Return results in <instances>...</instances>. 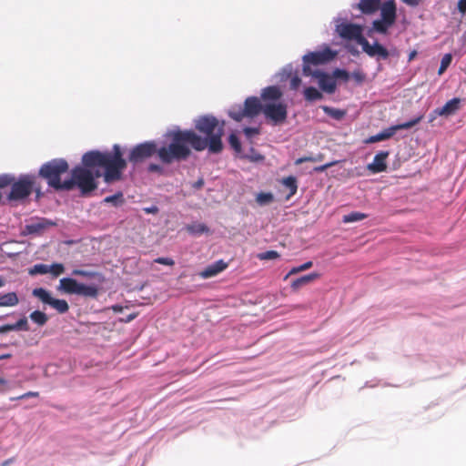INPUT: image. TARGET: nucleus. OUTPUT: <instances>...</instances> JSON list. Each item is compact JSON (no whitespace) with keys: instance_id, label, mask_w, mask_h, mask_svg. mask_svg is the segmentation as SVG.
I'll list each match as a JSON object with an SVG mask.
<instances>
[{"instance_id":"1","label":"nucleus","mask_w":466,"mask_h":466,"mask_svg":"<svg viewBox=\"0 0 466 466\" xmlns=\"http://www.w3.org/2000/svg\"><path fill=\"white\" fill-rule=\"evenodd\" d=\"M194 127L204 137L192 129L182 130L173 126L163 136L161 146H223L225 121L212 115H203L193 120Z\"/></svg>"},{"instance_id":"2","label":"nucleus","mask_w":466,"mask_h":466,"mask_svg":"<svg viewBox=\"0 0 466 466\" xmlns=\"http://www.w3.org/2000/svg\"><path fill=\"white\" fill-rule=\"evenodd\" d=\"M114 153H102L97 150L88 151L82 157V164L96 167V177H103L106 183H112L122 178L127 167L120 147H114Z\"/></svg>"},{"instance_id":"3","label":"nucleus","mask_w":466,"mask_h":466,"mask_svg":"<svg viewBox=\"0 0 466 466\" xmlns=\"http://www.w3.org/2000/svg\"><path fill=\"white\" fill-rule=\"evenodd\" d=\"M96 172V167H90L84 164L74 167L71 171V178L65 180L66 190L69 191L76 187L83 196L91 193L97 187Z\"/></svg>"},{"instance_id":"4","label":"nucleus","mask_w":466,"mask_h":466,"mask_svg":"<svg viewBox=\"0 0 466 466\" xmlns=\"http://www.w3.org/2000/svg\"><path fill=\"white\" fill-rule=\"evenodd\" d=\"M32 192H35L36 198L42 197L41 187L33 175H21L18 179L14 180L11 190L7 196L10 201H21L27 198Z\"/></svg>"},{"instance_id":"5","label":"nucleus","mask_w":466,"mask_h":466,"mask_svg":"<svg viewBox=\"0 0 466 466\" xmlns=\"http://www.w3.org/2000/svg\"><path fill=\"white\" fill-rule=\"evenodd\" d=\"M68 169V164L63 159H55L43 165L39 175L44 177L48 185L56 190H66L65 181H61V175Z\"/></svg>"},{"instance_id":"6","label":"nucleus","mask_w":466,"mask_h":466,"mask_svg":"<svg viewBox=\"0 0 466 466\" xmlns=\"http://www.w3.org/2000/svg\"><path fill=\"white\" fill-rule=\"evenodd\" d=\"M302 79L320 87V51L309 53L302 57Z\"/></svg>"},{"instance_id":"7","label":"nucleus","mask_w":466,"mask_h":466,"mask_svg":"<svg viewBox=\"0 0 466 466\" xmlns=\"http://www.w3.org/2000/svg\"><path fill=\"white\" fill-rule=\"evenodd\" d=\"M336 32L342 39L355 41L360 46L365 41L363 26L358 24L342 22L336 25Z\"/></svg>"},{"instance_id":"8","label":"nucleus","mask_w":466,"mask_h":466,"mask_svg":"<svg viewBox=\"0 0 466 466\" xmlns=\"http://www.w3.org/2000/svg\"><path fill=\"white\" fill-rule=\"evenodd\" d=\"M350 74L344 69H335L331 74L322 72V92L332 94L337 87V81L347 82Z\"/></svg>"},{"instance_id":"9","label":"nucleus","mask_w":466,"mask_h":466,"mask_svg":"<svg viewBox=\"0 0 466 466\" xmlns=\"http://www.w3.org/2000/svg\"><path fill=\"white\" fill-rule=\"evenodd\" d=\"M263 114L274 124L282 123L287 117V106L283 103H264Z\"/></svg>"},{"instance_id":"10","label":"nucleus","mask_w":466,"mask_h":466,"mask_svg":"<svg viewBox=\"0 0 466 466\" xmlns=\"http://www.w3.org/2000/svg\"><path fill=\"white\" fill-rule=\"evenodd\" d=\"M422 117H423V116L420 115L410 121L389 127V128L378 133L375 136L370 137L366 140V142L367 143H376V142L386 140V139L390 138V137H392L395 134V131L397 129L410 128V127H414L415 125H417L418 123H420V120L422 119Z\"/></svg>"},{"instance_id":"11","label":"nucleus","mask_w":466,"mask_h":466,"mask_svg":"<svg viewBox=\"0 0 466 466\" xmlns=\"http://www.w3.org/2000/svg\"><path fill=\"white\" fill-rule=\"evenodd\" d=\"M312 85L315 83H309V80H303L299 76H293L290 80V89L298 90L300 86L304 87V97L308 101H314L320 97V92Z\"/></svg>"},{"instance_id":"12","label":"nucleus","mask_w":466,"mask_h":466,"mask_svg":"<svg viewBox=\"0 0 466 466\" xmlns=\"http://www.w3.org/2000/svg\"><path fill=\"white\" fill-rule=\"evenodd\" d=\"M189 154V147H160L158 150V157L165 163L184 160Z\"/></svg>"},{"instance_id":"13","label":"nucleus","mask_w":466,"mask_h":466,"mask_svg":"<svg viewBox=\"0 0 466 466\" xmlns=\"http://www.w3.org/2000/svg\"><path fill=\"white\" fill-rule=\"evenodd\" d=\"M361 47L363 52H365L370 57L377 56L379 59H387L390 56L389 51L382 45L377 42L373 45H370L366 38L365 41H363L361 44Z\"/></svg>"},{"instance_id":"14","label":"nucleus","mask_w":466,"mask_h":466,"mask_svg":"<svg viewBox=\"0 0 466 466\" xmlns=\"http://www.w3.org/2000/svg\"><path fill=\"white\" fill-rule=\"evenodd\" d=\"M461 99L458 97H454L448 102L445 103V105L441 107H438L433 110L432 114L434 116L430 119V121H432L436 116H451L456 113L460 108Z\"/></svg>"},{"instance_id":"15","label":"nucleus","mask_w":466,"mask_h":466,"mask_svg":"<svg viewBox=\"0 0 466 466\" xmlns=\"http://www.w3.org/2000/svg\"><path fill=\"white\" fill-rule=\"evenodd\" d=\"M381 19L391 25L395 24L397 18V8L394 1L390 0L380 5Z\"/></svg>"},{"instance_id":"16","label":"nucleus","mask_w":466,"mask_h":466,"mask_svg":"<svg viewBox=\"0 0 466 466\" xmlns=\"http://www.w3.org/2000/svg\"><path fill=\"white\" fill-rule=\"evenodd\" d=\"M263 106L260 100L256 96L248 97L244 103V114L247 116L253 117L258 115L260 112H263Z\"/></svg>"},{"instance_id":"17","label":"nucleus","mask_w":466,"mask_h":466,"mask_svg":"<svg viewBox=\"0 0 466 466\" xmlns=\"http://www.w3.org/2000/svg\"><path fill=\"white\" fill-rule=\"evenodd\" d=\"M388 152L381 151L374 157L371 163L367 166V168L370 173L377 174L383 172L387 169L386 159L388 157Z\"/></svg>"},{"instance_id":"18","label":"nucleus","mask_w":466,"mask_h":466,"mask_svg":"<svg viewBox=\"0 0 466 466\" xmlns=\"http://www.w3.org/2000/svg\"><path fill=\"white\" fill-rule=\"evenodd\" d=\"M55 226V223L46 218H38L37 220L25 225L24 234H40L46 228Z\"/></svg>"},{"instance_id":"19","label":"nucleus","mask_w":466,"mask_h":466,"mask_svg":"<svg viewBox=\"0 0 466 466\" xmlns=\"http://www.w3.org/2000/svg\"><path fill=\"white\" fill-rule=\"evenodd\" d=\"M228 268V263L223 259H219L213 264L208 265L204 270L199 272V277L202 279H209L217 276Z\"/></svg>"},{"instance_id":"20","label":"nucleus","mask_w":466,"mask_h":466,"mask_svg":"<svg viewBox=\"0 0 466 466\" xmlns=\"http://www.w3.org/2000/svg\"><path fill=\"white\" fill-rule=\"evenodd\" d=\"M156 147H134L129 154V161L137 164L151 157Z\"/></svg>"},{"instance_id":"21","label":"nucleus","mask_w":466,"mask_h":466,"mask_svg":"<svg viewBox=\"0 0 466 466\" xmlns=\"http://www.w3.org/2000/svg\"><path fill=\"white\" fill-rule=\"evenodd\" d=\"M282 96V92L279 87L276 86H271L264 88L261 92V97L265 101V103L272 102L279 100Z\"/></svg>"},{"instance_id":"22","label":"nucleus","mask_w":466,"mask_h":466,"mask_svg":"<svg viewBox=\"0 0 466 466\" xmlns=\"http://www.w3.org/2000/svg\"><path fill=\"white\" fill-rule=\"evenodd\" d=\"M380 0H360L357 7L365 15H371L380 9Z\"/></svg>"},{"instance_id":"23","label":"nucleus","mask_w":466,"mask_h":466,"mask_svg":"<svg viewBox=\"0 0 466 466\" xmlns=\"http://www.w3.org/2000/svg\"><path fill=\"white\" fill-rule=\"evenodd\" d=\"M80 283L71 278H63L60 279V289L68 294H76Z\"/></svg>"},{"instance_id":"24","label":"nucleus","mask_w":466,"mask_h":466,"mask_svg":"<svg viewBox=\"0 0 466 466\" xmlns=\"http://www.w3.org/2000/svg\"><path fill=\"white\" fill-rule=\"evenodd\" d=\"M282 186L289 190V194L286 197V199H289L292 196H294L298 189L297 179L293 176H289L284 177L281 180Z\"/></svg>"},{"instance_id":"25","label":"nucleus","mask_w":466,"mask_h":466,"mask_svg":"<svg viewBox=\"0 0 466 466\" xmlns=\"http://www.w3.org/2000/svg\"><path fill=\"white\" fill-rule=\"evenodd\" d=\"M317 278H318V274H316V273L302 276L300 278H298V279L292 280L291 288L295 291L299 290L301 287L310 283Z\"/></svg>"},{"instance_id":"26","label":"nucleus","mask_w":466,"mask_h":466,"mask_svg":"<svg viewBox=\"0 0 466 466\" xmlns=\"http://www.w3.org/2000/svg\"><path fill=\"white\" fill-rule=\"evenodd\" d=\"M19 299L15 292L0 294V307H14L17 305Z\"/></svg>"},{"instance_id":"27","label":"nucleus","mask_w":466,"mask_h":466,"mask_svg":"<svg viewBox=\"0 0 466 466\" xmlns=\"http://www.w3.org/2000/svg\"><path fill=\"white\" fill-rule=\"evenodd\" d=\"M98 289L95 286H88L80 283L77 289L76 295H81L86 298H96Z\"/></svg>"},{"instance_id":"28","label":"nucleus","mask_w":466,"mask_h":466,"mask_svg":"<svg viewBox=\"0 0 466 466\" xmlns=\"http://www.w3.org/2000/svg\"><path fill=\"white\" fill-rule=\"evenodd\" d=\"M322 110L331 118L341 120L346 116V110L322 106Z\"/></svg>"},{"instance_id":"29","label":"nucleus","mask_w":466,"mask_h":466,"mask_svg":"<svg viewBox=\"0 0 466 466\" xmlns=\"http://www.w3.org/2000/svg\"><path fill=\"white\" fill-rule=\"evenodd\" d=\"M48 305H50L61 314L67 312L69 309L68 303L65 299L52 298Z\"/></svg>"},{"instance_id":"30","label":"nucleus","mask_w":466,"mask_h":466,"mask_svg":"<svg viewBox=\"0 0 466 466\" xmlns=\"http://www.w3.org/2000/svg\"><path fill=\"white\" fill-rule=\"evenodd\" d=\"M393 25L390 23H386L382 19H377L374 20L372 23V30L380 33V34H387L390 27H391Z\"/></svg>"},{"instance_id":"31","label":"nucleus","mask_w":466,"mask_h":466,"mask_svg":"<svg viewBox=\"0 0 466 466\" xmlns=\"http://www.w3.org/2000/svg\"><path fill=\"white\" fill-rule=\"evenodd\" d=\"M274 196L270 192H260L256 197V201L259 206H267L272 203Z\"/></svg>"},{"instance_id":"32","label":"nucleus","mask_w":466,"mask_h":466,"mask_svg":"<svg viewBox=\"0 0 466 466\" xmlns=\"http://www.w3.org/2000/svg\"><path fill=\"white\" fill-rule=\"evenodd\" d=\"M187 230L194 235H201L209 231L208 228L202 223H194L187 227Z\"/></svg>"},{"instance_id":"33","label":"nucleus","mask_w":466,"mask_h":466,"mask_svg":"<svg viewBox=\"0 0 466 466\" xmlns=\"http://www.w3.org/2000/svg\"><path fill=\"white\" fill-rule=\"evenodd\" d=\"M29 317L33 322L39 326H44L48 320L46 314L39 310L33 311Z\"/></svg>"},{"instance_id":"34","label":"nucleus","mask_w":466,"mask_h":466,"mask_svg":"<svg viewBox=\"0 0 466 466\" xmlns=\"http://www.w3.org/2000/svg\"><path fill=\"white\" fill-rule=\"evenodd\" d=\"M33 295L38 298L42 302L49 304L52 297L50 293L43 288H37L33 289Z\"/></svg>"},{"instance_id":"35","label":"nucleus","mask_w":466,"mask_h":466,"mask_svg":"<svg viewBox=\"0 0 466 466\" xmlns=\"http://www.w3.org/2000/svg\"><path fill=\"white\" fill-rule=\"evenodd\" d=\"M72 275L84 277L88 279H99L101 277V274L98 272L87 271V270H83V269H74L72 271Z\"/></svg>"},{"instance_id":"36","label":"nucleus","mask_w":466,"mask_h":466,"mask_svg":"<svg viewBox=\"0 0 466 466\" xmlns=\"http://www.w3.org/2000/svg\"><path fill=\"white\" fill-rule=\"evenodd\" d=\"M228 115L231 118H233L236 121H240L243 119V117L247 116V115L244 114V107H242L241 106H232L228 110Z\"/></svg>"},{"instance_id":"37","label":"nucleus","mask_w":466,"mask_h":466,"mask_svg":"<svg viewBox=\"0 0 466 466\" xmlns=\"http://www.w3.org/2000/svg\"><path fill=\"white\" fill-rule=\"evenodd\" d=\"M104 202L111 203L114 206L117 207L121 206L125 202V199L123 198V194L121 192H117L116 194L105 198Z\"/></svg>"},{"instance_id":"38","label":"nucleus","mask_w":466,"mask_h":466,"mask_svg":"<svg viewBox=\"0 0 466 466\" xmlns=\"http://www.w3.org/2000/svg\"><path fill=\"white\" fill-rule=\"evenodd\" d=\"M257 258L259 260H273L280 258V254L275 250H268L265 252H261L257 254Z\"/></svg>"},{"instance_id":"39","label":"nucleus","mask_w":466,"mask_h":466,"mask_svg":"<svg viewBox=\"0 0 466 466\" xmlns=\"http://www.w3.org/2000/svg\"><path fill=\"white\" fill-rule=\"evenodd\" d=\"M367 216L365 214L360 213V212H351L350 214L343 217V222L350 223V222L360 221V220L364 219Z\"/></svg>"},{"instance_id":"40","label":"nucleus","mask_w":466,"mask_h":466,"mask_svg":"<svg viewBox=\"0 0 466 466\" xmlns=\"http://www.w3.org/2000/svg\"><path fill=\"white\" fill-rule=\"evenodd\" d=\"M312 267V262L308 261L299 267L292 268L289 272L285 276L284 279L286 280L288 278H289L291 275L297 274L299 272L307 270Z\"/></svg>"},{"instance_id":"41","label":"nucleus","mask_w":466,"mask_h":466,"mask_svg":"<svg viewBox=\"0 0 466 466\" xmlns=\"http://www.w3.org/2000/svg\"><path fill=\"white\" fill-rule=\"evenodd\" d=\"M451 60H452V56L451 54H445L443 56V57L441 58V66L438 70V74L440 76L442 75L446 71L448 66L451 65Z\"/></svg>"},{"instance_id":"42","label":"nucleus","mask_w":466,"mask_h":466,"mask_svg":"<svg viewBox=\"0 0 466 466\" xmlns=\"http://www.w3.org/2000/svg\"><path fill=\"white\" fill-rule=\"evenodd\" d=\"M238 130H230L228 136V142L229 146H240Z\"/></svg>"},{"instance_id":"43","label":"nucleus","mask_w":466,"mask_h":466,"mask_svg":"<svg viewBox=\"0 0 466 466\" xmlns=\"http://www.w3.org/2000/svg\"><path fill=\"white\" fill-rule=\"evenodd\" d=\"M337 53L329 46L322 47V64L330 61L336 56Z\"/></svg>"},{"instance_id":"44","label":"nucleus","mask_w":466,"mask_h":466,"mask_svg":"<svg viewBox=\"0 0 466 466\" xmlns=\"http://www.w3.org/2000/svg\"><path fill=\"white\" fill-rule=\"evenodd\" d=\"M15 180V177L9 174L0 175V188L6 187L8 186H12V183Z\"/></svg>"},{"instance_id":"45","label":"nucleus","mask_w":466,"mask_h":466,"mask_svg":"<svg viewBox=\"0 0 466 466\" xmlns=\"http://www.w3.org/2000/svg\"><path fill=\"white\" fill-rule=\"evenodd\" d=\"M294 68L291 64L285 66L281 72L279 74L280 80H286L293 74Z\"/></svg>"},{"instance_id":"46","label":"nucleus","mask_w":466,"mask_h":466,"mask_svg":"<svg viewBox=\"0 0 466 466\" xmlns=\"http://www.w3.org/2000/svg\"><path fill=\"white\" fill-rule=\"evenodd\" d=\"M65 267L61 263H54L51 266H49V273H51L53 276L57 277L64 273Z\"/></svg>"},{"instance_id":"47","label":"nucleus","mask_w":466,"mask_h":466,"mask_svg":"<svg viewBox=\"0 0 466 466\" xmlns=\"http://www.w3.org/2000/svg\"><path fill=\"white\" fill-rule=\"evenodd\" d=\"M31 274H46L49 273V266L46 264H36L30 270Z\"/></svg>"},{"instance_id":"48","label":"nucleus","mask_w":466,"mask_h":466,"mask_svg":"<svg viewBox=\"0 0 466 466\" xmlns=\"http://www.w3.org/2000/svg\"><path fill=\"white\" fill-rule=\"evenodd\" d=\"M14 330H29V326L26 318L20 319L17 322L13 324Z\"/></svg>"},{"instance_id":"49","label":"nucleus","mask_w":466,"mask_h":466,"mask_svg":"<svg viewBox=\"0 0 466 466\" xmlns=\"http://www.w3.org/2000/svg\"><path fill=\"white\" fill-rule=\"evenodd\" d=\"M245 137L251 142L252 137L258 136L259 133L258 127H245L243 129Z\"/></svg>"},{"instance_id":"50","label":"nucleus","mask_w":466,"mask_h":466,"mask_svg":"<svg viewBox=\"0 0 466 466\" xmlns=\"http://www.w3.org/2000/svg\"><path fill=\"white\" fill-rule=\"evenodd\" d=\"M38 396H39V392H37V391H28L20 396L11 398V400H24V399H27V398H36Z\"/></svg>"},{"instance_id":"51","label":"nucleus","mask_w":466,"mask_h":466,"mask_svg":"<svg viewBox=\"0 0 466 466\" xmlns=\"http://www.w3.org/2000/svg\"><path fill=\"white\" fill-rule=\"evenodd\" d=\"M352 78L356 81V83L361 84L365 80L366 75L361 71H354L352 73Z\"/></svg>"},{"instance_id":"52","label":"nucleus","mask_w":466,"mask_h":466,"mask_svg":"<svg viewBox=\"0 0 466 466\" xmlns=\"http://www.w3.org/2000/svg\"><path fill=\"white\" fill-rule=\"evenodd\" d=\"M155 262L166 266H173L175 264V261L170 258H157L155 259Z\"/></svg>"},{"instance_id":"53","label":"nucleus","mask_w":466,"mask_h":466,"mask_svg":"<svg viewBox=\"0 0 466 466\" xmlns=\"http://www.w3.org/2000/svg\"><path fill=\"white\" fill-rule=\"evenodd\" d=\"M143 211L146 213V214H157L159 209L157 206H151V207H147V208H143Z\"/></svg>"},{"instance_id":"54","label":"nucleus","mask_w":466,"mask_h":466,"mask_svg":"<svg viewBox=\"0 0 466 466\" xmlns=\"http://www.w3.org/2000/svg\"><path fill=\"white\" fill-rule=\"evenodd\" d=\"M8 390V381L0 377V393H3Z\"/></svg>"},{"instance_id":"55","label":"nucleus","mask_w":466,"mask_h":466,"mask_svg":"<svg viewBox=\"0 0 466 466\" xmlns=\"http://www.w3.org/2000/svg\"><path fill=\"white\" fill-rule=\"evenodd\" d=\"M401 1L409 6L416 7L421 3L422 0H401Z\"/></svg>"},{"instance_id":"56","label":"nucleus","mask_w":466,"mask_h":466,"mask_svg":"<svg viewBox=\"0 0 466 466\" xmlns=\"http://www.w3.org/2000/svg\"><path fill=\"white\" fill-rule=\"evenodd\" d=\"M458 10L461 14H465L466 13V0H459V2H458Z\"/></svg>"},{"instance_id":"57","label":"nucleus","mask_w":466,"mask_h":466,"mask_svg":"<svg viewBox=\"0 0 466 466\" xmlns=\"http://www.w3.org/2000/svg\"><path fill=\"white\" fill-rule=\"evenodd\" d=\"M11 330H14L13 324H5L3 326H0V333L8 332Z\"/></svg>"},{"instance_id":"58","label":"nucleus","mask_w":466,"mask_h":466,"mask_svg":"<svg viewBox=\"0 0 466 466\" xmlns=\"http://www.w3.org/2000/svg\"><path fill=\"white\" fill-rule=\"evenodd\" d=\"M204 179L202 177L198 178L195 183H193L192 187L195 189H200L204 186Z\"/></svg>"},{"instance_id":"59","label":"nucleus","mask_w":466,"mask_h":466,"mask_svg":"<svg viewBox=\"0 0 466 466\" xmlns=\"http://www.w3.org/2000/svg\"><path fill=\"white\" fill-rule=\"evenodd\" d=\"M148 171L150 172H161L162 171V168L160 166L158 165H156V164H150L148 166Z\"/></svg>"},{"instance_id":"60","label":"nucleus","mask_w":466,"mask_h":466,"mask_svg":"<svg viewBox=\"0 0 466 466\" xmlns=\"http://www.w3.org/2000/svg\"><path fill=\"white\" fill-rule=\"evenodd\" d=\"M15 461V457H12V458H9L5 461H4L0 466H9L10 464H12L14 461Z\"/></svg>"},{"instance_id":"61","label":"nucleus","mask_w":466,"mask_h":466,"mask_svg":"<svg viewBox=\"0 0 466 466\" xmlns=\"http://www.w3.org/2000/svg\"><path fill=\"white\" fill-rule=\"evenodd\" d=\"M136 317H137V314L133 313V314L128 315L126 319H121V321H123V322H130L133 319H135Z\"/></svg>"},{"instance_id":"62","label":"nucleus","mask_w":466,"mask_h":466,"mask_svg":"<svg viewBox=\"0 0 466 466\" xmlns=\"http://www.w3.org/2000/svg\"><path fill=\"white\" fill-rule=\"evenodd\" d=\"M210 153L218 154L220 153L223 147H208Z\"/></svg>"},{"instance_id":"63","label":"nucleus","mask_w":466,"mask_h":466,"mask_svg":"<svg viewBox=\"0 0 466 466\" xmlns=\"http://www.w3.org/2000/svg\"><path fill=\"white\" fill-rule=\"evenodd\" d=\"M137 146H143V147H146V146H157V144H156L155 141H146V142H143V143H139Z\"/></svg>"},{"instance_id":"64","label":"nucleus","mask_w":466,"mask_h":466,"mask_svg":"<svg viewBox=\"0 0 466 466\" xmlns=\"http://www.w3.org/2000/svg\"><path fill=\"white\" fill-rule=\"evenodd\" d=\"M111 309H112V310H113L114 312H116V313H117V312H121V311L123 310V307H122V306H120V305H114V306H112V308H111Z\"/></svg>"}]
</instances>
